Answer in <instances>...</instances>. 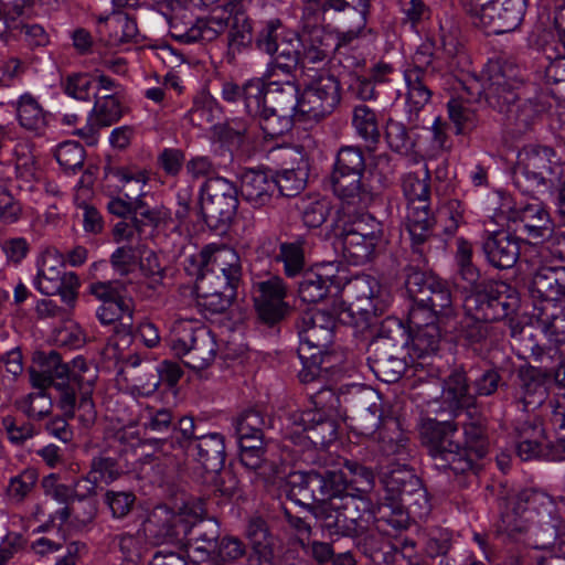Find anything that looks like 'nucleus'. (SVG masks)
<instances>
[{
	"mask_svg": "<svg viewBox=\"0 0 565 565\" xmlns=\"http://www.w3.org/2000/svg\"><path fill=\"white\" fill-rule=\"evenodd\" d=\"M204 514L200 500L185 502L178 511L160 505L153 510L149 524L156 527L154 536L160 543L175 545L199 561H207L215 555L220 527L212 519L203 520Z\"/></svg>",
	"mask_w": 565,
	"mask_h": 565,
	"instance_id": "obj_1",
	"label": "nucleus"
},
{
	"mask_svg": "<svg viewBox=\"0 0 565 565\" xmlns=\"http://www.w3.org/2000/svg\"><path fill=\"white\" fill-rule=\"evenodd\" d=\"M17 116L24 129L42 135L49 125V115L30 93L21 95L17 102Z\"/></svg>",
	"mask_w": 565,
	"mask_h": 565,
	"instance_id": "obj_40",
	"label": "nucleus"
},
{
	"mask_svg": "<svg viewBox=\"0 0 565 565\" xmlns=\"http://www.w3.org/2000/svg\"><path fill=\"white\" fill-rule=\"evenodd\" d=\"M441 398L451 412L473 405L475 397L463 371L456 370L445 380Z\"/></svg>",
	"mask_w": 565,
	"mask_h": 565,
	"instance_id": "obj_41",
	"label": "nucleus"
},
{
	"mask_svg": "<svg viewBox=\"0 0 565 565\" xmlns=\"http://www.w3.org/2000/svg\"><path fill=\"white\" fill-rule=\"evenodd\" d=\"M315 409L301 412L295 422L308 431L316 444H328L337 438V424L331 418L340 405L339 396L329 387L322 386L311 395Z\"/></svg>",
	"mask_w": 565,
	"mask_h": 565,
	"instance_id": "obj_12",
	"label": "nucleus"
},
{
	"mask_svg": "<svg viewBox=\"0 0 565 565\" xmlns=\"http://www.w3.org/2000/svg\"><path fill=\"white\" fill-rule=\"evenodd\" d=\"M375 439L385 456H399L404 458L408 455L409 438L401 429L399 423L395 418L384 419L383 426Z\"/></svg>",
	"mask_w": 565,
	"mask_h": 565,
	"instance_id": "obj_43",
	"label": "nucleus"
},
{
	"mask_svg": "<svg viewBox=\"0 0 565 565\" xmlns=\"http://www.w3.org/2000/svg\"><path fill=\"white\" fill-rule=\"evenodd\" d=\"M418 480L405 465H398L396 468L383 472V495L380 498L379 504L387 508L388 519L397 518L399 527H402L401 501L412 493L414 487H417Z\"/></svg>",
	"mask_w": 565,
	"mask_h": 565,
	"instance_id": "obj_22",
	"label": "nucleus"
},
{
	"mask_svg": "<svg viewBox=\"0 0 565 565\" xmlns=\"http://www.w3.org/2000/svg\"><path fill=\"white\" fill-rule=\"evenodd\" d=\"M109 173L118 182L119 192L126 199L138 200L145 198V188L149 181V174L145 169L136 166L117 167L113 168Z\"/></svg>",
	"mask_w": 565,
	"mask_h": 565,
	"instance_id": "obj_42",
	"label": "nucleus"
},
{
	"mask_svg": "<svg viewBox=\"0 0 565 565\" xmlns=\"http://www.w3.org/2000/svg\"><path fill=\"white\" fill-rule=\"evenodd\" d=\"M307 483L313 504H327L339 498L340 489H343V477L334 471L324 473L311 470L307 471Z\"/></svg>",
	"mask_w": 565,
	"mask_h": 565,
	"instance_id": "obj_33",
	"label": "nucleus"
},
{
	"mask_svg": "<svg viewBox=\"0 0 565 565\" xmlns=\"http://www.w3.org/2000/svg\"><path fill=\"white\" fill-rule=\"evenodd\" d=\"M96 317L102 324L119 322L128 332L134 324V303L131 299H117V301H105L96 309Z\"/></svg>",
	"mask_w": 565,
	"mask_h": 565,
	"instance_id": "obj_50",
	"label": "nucleus"
},
{
	"mask_svg": "<svg viewBox=\"0 0 565 565\" xmlns=\"http://www.w3.org/2000/svg\"><path fill=\"white\" fill-rule=\"evenodd\" d=\"M333 228H344L348 231H352L354 233H359L364 237H369V239H383L382 224L379 221H376L372 215L361 214L351 217L344 211V207L337 212V218L334 221Z\"/></svg>",
	"mask_w": 565,
	"mask_h": 565,
	"instance_id": "obj_47",
	"label": "nucleus"
},
{
	"mask_svg": "<svg viewBox=\"0 0 565 565\" xmlns=\"http://www.w3.org/2000/svg\"><path fill=\"white\" fill-rule=\"evenodd\" d=\"M482 250L488 263L499 269L513 267L520 257L519 239L507 231L487 232Z\"/></svg>",
	"mask_w": 565,
	"mask_h": 565,
	"instance_id": "obj_25",
	"label": "nucleus"
},
{
	"mask_svg": "<svg viewBox=\"0 0 565 565\" xmlns=\"http://www.w3.org/2000/svg\"><path fill=\"white\" fill-rule=\"evenodd\" d=\"M120 473L121 468L115 458L100 455L93 458L87 477L78 480L75 486L79 487L82 482L89 483L86 491L92 493L97 484H108L117 480Z\"/></svg>",
	"mask_w": 565,
	"mask_h": 565,
	"instance_id": "obj_48",
	"label": "nucleus"
},
{
	"mask_svg": "<svg viewBox=\"0 0 565 565\" xmlns=\"http://www.w3.org/2000/svg\"><path fill=\"white\" fill-rule=\"evenodd\" d=\"M67 274L62 255L56 249H46L38 262L33 285L43 295H55L63 287Z\"/></svg>",
	"mask_w": 565,
	"mask_h": 565,
	"instance_id": "obj_28",
	"label": "nucleus"
},
{
	"mask_svg": "<svg viewBox=\"0 0 565 565\" xmlns=\"http://www.w3.org/2000/svg\"><path fill=\"white\" fill-rule=\"evenodd\" d=\"M391 324L397 326V331H401L397 321L388 319L382 324L379 338L372 343L374 352L373 371L386 383L398 381L405 370V363L399 358L395 356L393 352H390V350L396 349V345L392 343L393 338L391 335H384V332L386 329H390Z\"/></svg>",
	"mask_w": 565,
	"mask_h": 565,
	"instance_id": "obj_24",
	"label": "nucleus"
},
{
	"mask_svg": "<svg viewBox=\"0 0 565 565\" xmlns=\"http://www.w3.org/2000/svg\"><path fill=\"white\" fill-rule=\"evenodd\" d=\"M430 175L428 170L424 178L415 173H407L402 179V189L408 205L428 202L430 196Z\"/></svg>",
	"mask_w": 565,
	"mask_h": 565,
	"instance_id": "obj_63",
	"label": "nucleus"
},
{
	"mask_svg": "<svg viewBox=\"0 0 565 565\" xmlns=\"http://www.w3.org/2000/svg\"><path fill=\"white\" fill-rule=\"evenodd\" d=\"M291 31L279 19L266 20L256 32L255 45L260 52L273 54L277 52V44Z\"/></svg>",
	"mask_w": 565,
	"mask_h": 565,
	"instance_id": "obj_54",
	"label": "nucleus"
},
{
	"mask_svg": "<svg viewBox=\"0 0 565 565\" xmlns=\"http://www.w3.org/2000/svg\"><path fill=\"white\" fill-rule=\"evenodd\" d=\"M458 426L450 420L438 422L426 419L420 426V437L427 447L434 465L439 470H451L454 473H465L472 468L468 450L481 458L487 454L488 440L482 420L477 419L463 425L466 446L455 437Z\"/></svg>",
	"mask_w": 565,
	"mask_h": 565,
	"instance_id": "obj_2",
	"label": "nucleus"
},
{
	"mask_svg": "<svg viewBox=\"0 0 565 565\" xmlns=\"http://www.w3.org/2000/svg\"><path fill=\"white\" fill-rule=\"evenodd\" d=\"M433 224L428 202L408 205L407 230L415 244L423 243L429 236Z\"/></svg>",
	"mask_w": 565,
	"mask_h": 565,
	"instance_id": "obj_52",
	"label": "nucleus"
},
{
	"mask_svg": "<svg viewBox=\"0 0 565 565\" xmlns=\"http://www.w3.org/2000/svg\"><path fill=\"white\" fill-rule=\"evenodd\" d=\"M286 295V285L278 276H268L253 282L255 307L264 322L274 324L285 317L288 308Z\"/></svg>",
	"mask_w": 565,
	"mask_h": 565,
	"instance_id": "obj_18",
	"label": "nucleus"
},
{
	"mask_svg": "<svg viewBox=\"0 0 565 565\" xmlns=\"http://www.w3.org/2000/svg\"><path fill=\"white\" fill-rule=\"evenodd\" d=\"M365 170L366 161L360 147L343 146L338 150L333 171L362 177Z\"/></svg>",
	"mask_w": 565,
	"mask_h": 565,
	"instance_id": "obj_58",
	"label": "nucleus"
},
{
	"mask_svg": "<svg viewBox=\"0 0 565 565\" xmlns=\"http://www.w3.org/2000/svg\"><path fill=\"white\" fill-rule=\"evenodd\" d=\"M429 40L436 42V54L443 55L450 67L455 65V60L463 54L460 29L452 19L447 18L440 21L438 34Z\"/></svg>",
	"mask_w": 565,
	"mask_h": 565,
	"instance_id": "obj_38",
	"label": "nucleus"
},
{
	"mask_svg": "<svg viewBox=\"0 0 565 565\" xmlns=\"http://www.w3.org/2000/svg\"><path fill=\"white\" fill-rule=\"evenodd\" d=\"M339 508L345 518V522L351 527L353 536H362L375 527L379 531H385L383 523L394 527H399L397 518L388 519L387 508L379 503L373 507L371 499L362 494L349 492L340 494L337 498Z\"/></svg>",
	"mask_w": 565,
	"mask_h": 565,
	"instance_id": "obj_13",
	"label": "nucleus"
},
{
	"mask_svg": "<svg viewBox=\"0 0 565 565\" xmlns=\"http://www.w3.org/2000/svg\"><path fill=\"white\" fill-rule=\"evenodd\" d=\"M404 79L407 86L406 110L409 117L417 114L431 98L428 76H418L416 72H404Z\"/></svg>",
	"mask_w": 565,
	"mask_h": 565,
	"instance_id": "obj_49",
	"label": "nucleus"
},
{
	"mask_svg": "<svg viewBox=\"0 0 565 565\" xmlns=\"http://www.w3.org/2000/svg\"><path fill=\"white\" fill-rule=\"evenodd\" d=\"M405 286L414 299V306L411 309H419L424 311V317L438 319L441 324H446L455 317L452 297L446 281L415 270L407 275Z\"/></svg>",
	"mask_w": 565,
	"mask_h": 565,
	"instance_id": "obj_8",
	"label": "nucleus"
},
{
	"mask_svg": "<svg viewBox=\"0 0 565 565\" xmlns=\"http://www.w3.org/2000/svg\"><path fill=\"white\" fill-rule=\"evenodd\" d=\"M312 515L319 523L321 531L329 537L351 536V527L345 522L342 509L339 508L338 499L327 504H319L312 508Z\"/></svg>",
	"mask_w": 565,
	"mask_h": 565,
	"instance_id": "obj_39",
	"label": "nucleus"
},
{
	"mask_svg": "<svg viewBox=\"0 0 565 565\" xmlns=\"http://www.w3.org/2000/svg\"><path fill=\"white\" fill-rule=\"evenodd\" d=\"M268 79L252 78L244 83L243 104L246 113L252 117L264 114L267 108L265 99H267Z\"/></svg>",
	"mask_w": 565,
	"mask_h": 565,
	"instance_id": "obj_56",
	"label": "nucleus"
},
{
	"mask_svg": "<svg viewBox=\"0 0 565 565\" xmlns=\"http://www.w3.org/2000/svg\"><path fill=\"white\" fill-rule=\"evenodd\" d=\"M300 43L298 33L288 32L277 44V52L269 54L273 61L268 64L265 77L273 78L277 71L290 75L301 61Z\"/></svg>",
	"mask_w": 565,
	"mask_h": 565,
	"instance_id": "obj_32",
	"label": "nucleus"
},
{
	"mask_svg": "<svg viewBox=\"0 0 565 565\" xmlns=\"http://www.w3.org/2000/svg\"><path fill=\"white\" fill-rule=\"evenodd\" d=\"M385 138L394 152L408 156L414 151L416 140L404 124L390 119L386 124Z\"/></svg>",
	"mask_w": 565,
	"mask_h": 565,
	"instance_id": "obj_61",
	"label": "nucleus"
},
{
	"mask_svg": "<svg viewBox=\"0 0 565 565\" xmlns=\"http://www.w3.org/2000/svg\"><path fill=\"white\" fill-rule=\"evenodd\" d=\"M341 102V87L335 76L321 71L300 95V118L319 121L329 116Z\"/></svg>",
	"mask_w": 565,
	"mask_h": 565,
	"instance_id": "obj_14",
	"label": "nucleus"
},
{
	"mask_svg": "<svg viewBox=\"0 0 565 565\" xmlns=\"http://www.w3.org/2000/svg\"><path fill=\"white\" fill-rule=\"evenodd\" d=\"M247 537L254 555L257 556L258 565H273L274 541L263 519L256 518L249 521Z\"/></svg>",
	"mask_w": 565,
	"mask_h": 565,
	"instance_id": "obj_46",
	"label": "nucleus"
},
{
	"mask_svg": "<svg viewBox=\"0 0 565 565\" xmlns=\"http://www.w3.org/2000/svg\"><path fill=\"white\" fill-rule=\"evenodd\" d=\"M335 317L320 309L305 311L298 322V356L302 369L299 371L301 383H309L319 373L316 360L333 341Z\"/></svg>",
	"mask_w": 565,
	"mask_h": 565,
	"instance_id": "obj_5",
	"label": "nucleus"
},
{
	"mask_svg": "<svg viewBox=\"0 0 565 565\" xmlns=\"http://www.w3.org/2000/svg\"><path fill=\"white\" fill-rule=\"evenodd\" d=\"M508 220L514 232H521L530 239L550 238L554 232L550 213L540 200L516 204Z\"/></svg>",
	"mask_w": 565,
	"mask_h": 565,
	"instance_id": "obj_19",
	"label": "nucleus"
},
{
	"mask_svg": "<svg viewBox=\"0 0 565 565\" xmlns=\"http://www.w3.org/2000/svg\"><path fill=\"white\" fill-rule=\"evenodd\" d=\"M343 362L344 355L342 352H329L324 349L316 360L319 373L315 375L308 384L313 382L328 383L329 381L339 379L344 371Z\"/></svg>",
	"mask_w": 565,
	"mask_h": 565,
	"instance_id": "obj_60",
	"label": "nucleus"
},
{
	"mask_svg": "<svg viewBox=\"0 0 565 565\" xmlns=\"http://www.w3.org/2000/svg\"><path fill=\"white\" fill-rule=\"evenodd\" d=\"M303 224L310 228L320 227L330 215L331 202L321 195L303 196L297 203Z\"/></svg>",
	"mask_w": 565,
	"mask_h": 565,
	"instance_id": "obj_51",
	"label": "nucleus"
},
{
	"mask_svg": "<svg viewBox=\"0 0 565 565\" xmlns=\"http://www.w3.org/2000/svg\"><path fill=\"white\" fill-rule=\"evenodd\" d=\"M450 332L458 345L477 355L487 354L503 337V331L494 323L467 313Z\"/></svg>",
	"mask_w": 565,
	"mask_h": 565,
	"instance_id": "obj_15",
	"label": "nucleus"
},
{
	"mask_svg": "<svg viewBox=\"0 0 565 565\" xmlns=\"http://www.w3.org/2000/svg\"><path fill=\"white\" fill-rule=\"evenodd\" d=\"M362 177L333 171L331 175L333 192L349 205L364 206L370 199L361 182Z\"/></svg>",
	"mask_w": 565,
	"mask_h": 565,
	"instance_id": "obj_44",
	"label": "nucleus"
},
{
	"mask_svg": "<svg viewBox=\"0 0 565 565\" xmlns=\"http://www.w3.org/2000/svg\"><path fill=\"white\" fill-rule=\"evenodd\" d=\"M169 342L174 354L193 370L207 367L216 355L217 344L213 333L198 321H175Z\"/></svg>",
	"mask_w": 565,
	"mask_h": 565,
	"instance_id": "obj_7",
	"label": "nucleus"
},
{
	"mask_svg": "<svg viewBox=\"0 0 565 565\" xmlns=\"http://www.w3.org/2000/svg\"><path fill=\"white\" fill-rule=\"evenodd\" d=\"M552 148L526 146L519 151L513 183L524 194L544 193L553 186L551 175L557 162Z\"/></svg>",
	"mask_w": 565,
	"mask_h": 565,
	"instance_id": "obj_9",
	"label": "nucleus"
},
{
	"mask_svg": "<svg viewBox=\"0 0 565 565\" xmlns=\"http://www.w3.org/2000/svg\"><path fill=\"white\" fill-rule=\"evenodd\" d=\"M222 1L213 7L206 19L198 20L192 28L182 33H175L174 36L182 43L212 41L227 29L231 20L238 22L244 13L243 0Z\"/></svg>",
	"mask_w": 565,
	"mask_h": 565,
	"instance_id": "obj_16",
	"label": "nucleus"
},
{
	"mask_svg": "<svg viewBox=\"0 0 565 565\" xmlns=\"http://www.w3.org/2000/svg\"><path fill=\"white\" fill-rule=\"evenodd\" d=\"M349 289L355 295V301L349 307L350 315H361V320L364 322L383 313L388 305V294L372 276L355 277L349 281Z\"/></svg>",
	"mask_w": 565,
	"mask_h": 565,
	"instance_id": "obj_20",
	"label": "nucleus"
},
{
	"mask_svg": "<svg viewBox=\"0 0 565 565\" xmlns=\"http://www.w3.org/2000/svg\"><path fill=\"white\" fill-rule=\"evenodd\" d=\"M275 192V181L263 171L246 170L241 175V195L253 207L268 204Z\"/></svg>",
	"mask_w": 565,
	"mask_h": 565,
	"instance_id": "obj_31",
	"label": "nucleus"
},
{
	"mask_svg": "<svg viewBox=\"0 0 565 565\" xmlns=\"http://www.w3.org/2000/svg\"><path fill=\"white\" fill-rule=\"evenodd\" d=\"M95 375L92 374L89 376L84 375V381L82 384H75V408L74 412L77 411L78 419L83 424V426H90L96 418V409L94 402L92 399L93 386H94ZM65 416L72 418L75 416L65 414Z\"/></svg>",
	"mask_w": 565,
	"mask_h": 565,
	"instance_id": "obj_53",
	"label": "nucleus"
},
{
	"mask_svg": "<svg viewBox=\"0 0 565 565\" xmlns=\"http://www.w3.org/2000/svg\"><path fill=\"white\" fill-rule=\"evenodd\" d=\"M302 47L301 61L303 63H319L329 57L333 50L334 43L331 34L327 33L322 28H311L302 31L299 35Z\"/></svg>",
	"mask_w": 565,
	"mask_h": 565,
	"instance_id": "obj_37",
	"label": "nucleus"
},
{
	"mask_svg": "<svg viewBox=\"0 0 565 565\" xmlns=\"http://www.w3.org/2000/svg\"><path fill=\"white\" fill-rule=\"evenodd\" d=\"M548 381V374L540 367L523 365L518 369L513 398L523 412L531 413L543 405Z\"/></svg>",
	"mask_w": 565,
	"mask_h": 565,
	"instance_id": "obj_21",
	"label": "nucleus"
},
{
	"mask_svg": "<svg viewBox=\"0 0 565 565\" xmlns=\"http://www.w3.org/2000/svg\"><path fill=\"white\" fill-rule=\"evenodd\" d=\"M352 126L359 137L365 141L376 143L380 139L379 121L375 111L359 104L352 110Z\"/></svg>",
	"mask_w": 565,
	"mask_h": 565,
	"instance_id": "obj_55",
	"label": "nucleus"
},
{
	"mask_svg": "<svg viewBox=\"0 0 565 565\" xmlns=\"http://www.w3.org/2000/svg\"><path fill=\"white\" fill-rule=\"evenodd\" d=\"M306 167H297L282 169L273 178L275 181V190L278 189L284 196H296L305 188L307 182Z\"/></svg>",
	"mask_w": 565,
	"mask_h": 565,
	"instance_id": "obj_59",
	"label": "nucleus"
},
{
	"mask_svg": "<svg viewBox=\"0 0 565 565\" xmlns=\"http://www.w3.org/2000/svg\"><path fill=\"white\" fill-rule=\"evenodd\" d=\"M334 235L340 239L344 256L354 265H362L369 262L382 242L369 239L359 233L344 228H333Z\"/></svg>",
	"mask_w": 565,
	"mask_h": 565,
	"instance_id": "obj_35",
	"label": "nucleus"
},
{
	"mask_svg": "<svg viewBox=\"0 0 565 565\" xmlns=\"http://www.w3.org/2000/svg\"><path fill=\"white\" fill-rule=\"evenodd\" d=\"M257 117L259 118L262 130L270 138L282 136L285 132L289 131L294 120H305L296 115L274 113L269 109H265L264 114H259Z\"/></svg>",
	"mask_w": 565,
	"mask_h": 565,
	"instance_id": "obj_62",
	"label": "nucleus"
},
{
	"mask_svg": "<svg viewBox=\"0 0 565 565\" xmlns=\"http://www.w3.org/2000/svg\"><path fill=\"white\" fill-rule=\"evenodd\" d=\"M526 0L493 1L481 10L476 25L484 28L489 33L502 34L516 30L525 15Z\"/></svg>",
	"mask_w": 565,
	"mask_h": 565,
	"instance_id": "obj_23",
	"label": "nucleus"
},
{
	"mask_svg": "<svg viewBox=\"0 0 565 565\" xmlns=\"http://www.w3.org/2000/svg\"><path fill=\"white\" fill-rule=\"evenodd\" d=\"M518 297L505 284H479L463 299V312L494 323L515 310Z\"/></svg>",
	"mask_w": 565,
	"mask_h": 565,
	"instance_id": "obj_10",
	"label": "nucleus"
},
{
	"mask_svg": "<svg viewBox=\"0 0 565 565\" xmlns=\"http://www.w3.org/2000/svg\"><path fill=\"white\" fill-rule=\"evenodd\" d=\"M465 90L466 95L462 94L459 98L448 102L449 118L455 125L457 135L470 132L478 124L477 108L473 104L479 103L481 99H476L477 96H472L468 92V83L465 84Z\"/></svg>",
	"mask_w": 565,
	"mask_h": 565,
	"instance_id": "obj_36",
	"label": "nucleus"
},
{
	"mask_svg": "<svg viewBox=\"0 0 565 565\" xmlns=\"http://www.w3.org/2000/svg\"><path fill=\"white\" fill-rule=\"evenodd\" d=\"M337 472L344 479L343 489H340V494L353 492L367 497V493L374 486L375 477L373 471L356 461H347L344 463V470Z\"/></svg>",
	"mask_w": 565,
	"mask_h": 565,
	"instance_id": "obj_45",
	"label": "nucleus"
},
{
	"mask_svg": "<svg viewBox=\"0 0 565 565\" xmlns=\"http://www.w3.org/2000/svg\"><path fill=\"white\" fill-rule=\"evenodd\" d=\"M124 115L121 102L116 94H108L96 98L94 107L88 115L86 126L81 130L82 136L89 143L96 141L97 131L100 128L109 127Z\"/></svg>",
	"mask_w": 565,
	"mask_h": 565,
	"instance_id": "obj_26",
	"label": "nucleus"
},
{
	"mask_svg": "<svg viewBox=\"0 0 565 565\" xmlns=\"http://www.w3.org/2000/svg\"><path fill=\"white\" fill-rule=\"evenodd\" d=\"M238 206L237 190L225 178L206 180L201 188V215L211 228L226 227Z\"/></svg>",
	"mask_w": 565,
	"mask_h": 565,
	"instance_id": "obj_11",
	"label": "nucleus"
},
{
	"mask_svg": "<svg viewBox=\"0 0 565 565\" xmlns=\"http://www.w3.org/2000/svg\"><path fill=\"white\" fill-rule=\"evenodd\" d=\"M89 371L85 359L76 356L71 364L63 363L56 351L38 352L30 369L31 383L36 388L54 386L58 392V406L63 413L73 415L75 408V384H82Z\"/></svg>",
	"mask_w": 565,
	"mask_h": 565,
	"instance_id": "obj_4",
	"label": "nucleus"
},
{
	"mask_svg": "<svg viewBox=\"0 0 565 565\" xmlns=\"http://www.w3.org/2000/svg\"><path fill=\"white\" fill-rule=\"evenodd\" d=\"M147 252V245H120L110 255V264L120 276L130 274Z\"/></svg>",
	"mask_w": 565,
	"mask_h": 565,
	"instance_id": "obj_57",
	"label": "nucleus"
},
{
	"mask_svg": "<svg viewBox=\"0 0 565 565\" xmlns=\"http://www.w3.org/2000/svg\"><path fill=\"white\" fill-rule=\"evenodd\" d=\"M522 84L521 70L505 58L490 60L481 73V78L468 82V92L476 99H486L488 105L505 114L508 120H519L520 106L518 89Z\"/></svg>",
	"mask_w": 565,
	"mask_h": 565,
	"instance_id": "obj_3",
	"label": "nucleus"
},
{
	"mask_svg": "<svg viewBox=\"0 0 565 565\" xmlns=\"http://www.w3.org/2000/svg\"><path fill=\"white\" fill-rule=\"evenodd\" d=\"M97 22L99 33L107 36L110 45L127 43L138 33L136 21L126 13L114 12L106 17L100 15Z\"/></svg>",
	"mask_w": 565,
	"mask_h": 565,
	"instance_id": "obj_34",
	"label": "nucleus"
},
{
	"mask_svg": "<svg viewBox=\"0 0 565 565\" xmlns=\"http://www.w3.org/2000/svg\"><path fill=\"white\" fill-rule=\"evenodd\" d=\"M531 290L542 299L539 319L552 334V317L546 312H559L557 302L565 298V267H542L532 278Z\"/></svg>",
	"mask_w": 565,
	"mask_h": 565,
	"instance_id": "obj_17",
	"label": "nucleus"
},
{
	"mask_svg": "<svg viewBox=\"0 0 565 565\" xmlns=\"http://www.w3.org/2000/svg\"><path fill=\"white\" fill-rule=\"evenodd\" d=\"M202 265L210 267L216 274L226 275L230 280L239 284L242 278V264L237 252L225 245L210 244L200 253Z\"/></svg>",
	"mask_w": 565,
	"mask_h": 565,
	"instance_id": "obj_29",
	"label": "nucleus"
},
{
	"mask_svg": "<svg viewBox=\"0 0 565 565\" xmlns=\"http://www.w3.org/2000/svg\"><path fill=\"white\" fill-rule=\"evenodd\" d=\"M423 312L419 309H411L408 312L412 344L419 354L435 353L441 339L440 322L438 319L424 317Z\"/></svg>",
	"mask_w": 565,
	"mask_h": 565,
	"instance_id": "obj_27",
	"label": "nucleus"
},
{
	"mask_svg": "<svg viewBox=\"0 0 565 565\" xmlns=\"http://www.w3.org/2000/svg\"><path fill=\"white\" fill-rule=\"evenodd\" d=\"M163 447L169 444L180 448L188 457L198 461L205 470L216 472L225 463V439L220 433L199 434L193 418L183 417L169 439H160Z\"/></svg>",
	"mask_w": 565,
	"mask_h": 565,
	"instance_id": "obj_6",
	"label": "nucleus"
},
{
	"mask_svg": "<svg viewBox=\"0 0 565 565\" xmlns=\"http://www.w3.org/2000/svg\"><path fill=\"white\" fill-rule=\"evenodd\" d=\"M547 407L551 413V423L553 424L556 434L557 443L555 445L556 451L559 452L558 459H565V395L553 398L548 402Z\"/></svg>",
	"mask_w": 565,
	"mask_h": 565,
	"instance_id": "obj_64",
	"label": "nucleus"
},
{
	"mask_svg": "<svg viewBox=\"0 0 565 565\" xmlns=\"http://www.w3.org/2000/svg\"><path fill=\"white\" fill-rule=\"evenodd\" d=\"M266 109L274 113L296 115L300 118V95L298 86L292 81H274L269 77Z\"/></svg>",
	"mask_w": 565,
	"mask_h": 565,
	"instance_id": "obj_30",
	"label": "nucleus"
}]
</instances>
